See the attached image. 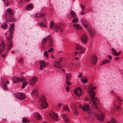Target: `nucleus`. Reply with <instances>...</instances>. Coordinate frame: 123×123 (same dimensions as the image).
<instances>
[{
	"label": "nucleus",
	"instance_id": "1",
	"mask_svg": "<svg viewBox=\"0 0 123 123\" xmlns=\"http://www.w3.org/2000/svg\"><path fill=\"white\" fill-rule=\"evenodd\" d=\"M96 88V87H94L92 88L91 86L89 87V88L91 90L89 92L91 96L90 100L92 102V103L90 102V103L92 104L93 107L97 109V105L99 104V101L98 98L95 97L96 93L92 91Z\"/></svg>",
	"mask_w": 123,
	"mask_h": 123
},
{
	"label": "nucleus",
	"instance_id": "2",
	"mask_svg": "<svg viewBox=\"0 0 123 123\" xmlns=\"http://www.w3.org/2000/svg\"><path fill=\"white\" fill-rule=\"evenodd\" d=\"M39 102L41 104L40 107L41 109H45L48 106V104L46 102V99L45 96H41L39 100Z\"/></svg>",
	"mask_w": 123,
	"mask_h": 123
},
{
	"label": "nucleus",
	"instance_id": "3",
	"mask_svg": "<svg viewBox=\"0 0 123 123\" xmlns=\"http://www.w3.org/2000/svg\"><path fill=\"white\" fill-rule=\"evenodd\" d=\"M90 105L87 104H84L83 106H81L80 105L79 107L82 108L83 111H88L89 114H90L91 113V111L90 108Z\"/></svg>",
	"mask_w": 123,
	"mask_h": 123
},
{
	"label": "nucleus",
	"instance_id": "4",
	"mask_svg": "<svg viewBox=\"0 0 123 123\" xmlns=\"http://www.w3.org/2000/svg\"><path fill=\"white\" fill-rule=\"evenodd\" d=\"M38 80V78L36 76L33 77L30 80L29 82V84L30 86H33L37 82Z\"/></svg>",
	"mask_w": 123,
	"mask_h": 123
},
{
	"label": "nucleus",
	"instance_id": "5",
	"mask_svg": "<svg viewBox=\"0 0 123 123\" xmlns=\"http://www.w3.org/2000/svg\"><path fill=\"white\" fill-rule=\"evenodd\" d=\"M10 25V27L9 29V36L10 38L12 37L13 35V31L14 30V24L12 23L11 24H9Z\"/></svg>",
	"mask_w": 123,
	"mask_h": 123
},
{
	"label": "nucleus",
	"instance_id": "6",
	"mask_svg": "<svg viewBox=\"0 0 123 123\" xmlns=\"http://www.w3.org/2000/svg\"><path fill=\"white\" fill-rule=\"evenodd\" d=\"M13 82L14 83L18 82L25 80V79L24 77L20 78L15 77H13Z\"/></svg>",
	"mask_w": 123,
	"mask_h": 123
},
{
	"label": "nucleus",
	"instance_id": "7",
	"mask_svg": "<svg viewBox=\"0 0 123 123\" xmlns=\"http://www.w3.org/2000/svg\"><path fill=\"white\" fill-rule=\"evenodd\" d=\"M82 91L80 88L78 87L75 88L74 90V93L79 97L82 94Z\"/></svg>",
	"mask_w": 123,
	"mask_h": 123
},
{
	"label": "nucleus",
	"instance_id": "8",
	"mask_svg": "<svg viewBox=\"0 0 123 123\" xmlns=\"http://www.w3.org/2000/svg\"><path fill=\"white\" fill-rule=\"evenodd\" d=\"M5 44L3 41H1L0 44V55L2 54L5 48Z\"/></svg>",
	"mask_w": 123,
	"mask_h": 123
},
{
	"label": "nucleus",
	"instance_id": "9",
	"mask_svg": "<svg viewBox=\"0 0 123 123\" xmlns=\"http://www.w3.org/2000/svg\"><path fill=\"white\" fill-rule=\"evenodd\" d=\"M16 97L20 100H23L25 98V97L24 94L22 93H18L16 94Z\"/></svg>",
	"mask_w": 123,
	"mask_h": 123
},
{
	"label": "nucleus",
	"instance_id": "10",
	"mask_svg": "<svg viewBox=\"0 0 123 123\" xmlns=\"http://www.w3.org/2000/svg\"><path fill=\"white\" fill-rule=\"evenodd\" d=\"M9 83L6 80L3 81L1 85L3 87L4 90L6 91L8 90V88L6 84H8Z\"/></svg>",
	"mask_w": 123,
	"mask_h": 123
},
{
	"label": "nucleus",
	"instance_id": "11",
	"mask_svg": "<svg viewBox=\"0 0 123 123\" xmlns=\"http://www.w3.org/2000/svg\"><path fill=\"white\" fill-rule=\"evenodd\" d=\"M97 58L95 55H92L90 60V62L92 64H95L97 62Z\"/></svg>",
	"mask_w": 123,
	"mask_h": 123
},
{
	"label": "nucleus",
	"instance_id": "12",
	"mask_svg": "<svg viewBox=\"0 0 123 123\" xmlns=\"http://www.w3.org/2000/svg\"><path fill=\"white\" fill-rule=\"evenodd\" d=\"M40 69L41 70L43 69L46 66V63L44 61L41 60L40 61Z\"/></svg>",
	"mask_w": 123,
	"mask_h": 123
},
{
	"label": "nucleus",
	"instance_id": "13",
	"mask_svg": "<svg viewBox=\"0 0 123 123\" xmlns=\"http://www.w3.org/2000/svg\"><path fill=\"white\" fill-rule=\"evenodd\" d=\"M50 115L52 118L54 119L56 121H57L58 120L57 115L54 112L52 111Z\"/></svg>",
	"mask_w": 123,
	"mask_h": 123
},
{
	"label": "nucleus",
	"instance_id": "14",
	"mask_svg": "<svg viewBox=\"0 0 123 123\" xmlns=\"http://www.w3.org/2000/svg\"><path fill=\"white\" fill-rule=\"evenodd\" d=\"M46 16L45 13H38L36 14L35 17L37 18H45Z\"/></svg>",
	"mask_w": 123,
	"mask_h": 123
},
{
	"label": "nucleus",
	"instance_id": "15",
	"mask_svg": "<svg viewBox=\"0 0 123 123\" xmlns=\"http://www.w3.org/2000/svg\"><path fill=\"white\" fill-rule=\"evenodd\" d=\"M6 18V22L8 23V21H14L15 19L14 18V15H12L9 16V18L8 19L7 18V17L6 14L5 15Z\"/></svg>",
	"mask_w": 123,
	"mask_h": 123
},
{
	"label": "nucleus",
	"instance_id": "16",
	"mask_svg": "<svg viewBox=\"0 0 123 123\" xmlns=\"http://www.w3.org/2000/svg\"><path fill=\"white\" fill-rule=\"evenodd\" d=\"M112 53L113 55L115 56L119 55L121 53V51H120L117 53L116 50L114 48H112Z\"/></svg>",
	"mask_w": 123,
	"mask_h": 123
},
{
	"label": "nucleus",
	"instance_id": "17",
	"mask_svg": "<svg viewBox=\"0 0 123 123\" xmlns=\"http://www.w3.org/2000/svg\"><path fill=\"white\" fill-rule=\"evenodd\" d=\"M54 65L55 67L57 68H62L60 64L56 61H55V63H54Z\"/></svg>",
	"mask_w": 123,
	"mask_h": 123
},
{
	"label": "nucleus",
	"instance_id": "18",
	"mask_svg": "<svg viewBox=\"0 0 123 123\" xmlns=\"http://www.w3.org/2000/svg\"><path fill=\"white\" fill-rule=\"evenodd\" d=\"M64 74L66 78V80H70L72 76L71 74L65 73Z\"/></svg>",
	"mask_w": 123,
	"mask_h": 123
},
{
	"label": "nucleus",
	"instance_id": "19",
	"mask_svg": "<svg viewBox=\"0 0 123 123\" xmlns=\"http://www.w3.org/2000/svg\"><path fill=\"white\" fill-rule=\"evenodd\" d=\"M81 22L82 23L83 25L86 28H88V24L84 19H81Z\"/></svg>",
	"mask_w": 123,
	"mask_h": 123
},
{
	"label": "nucleus",
	"instance_id": "20",
	"mask_svg": "<svg viewBox=\"0 0 123 123\" xmlns=\"http://www.w3.org/2000/svg\"><path fill=\"white\" fill-rule=\"evenodd\" d=\"M89 31L90 32L91 36L94 37L96 34V31L93 28H91L89 29Z\"/></svg>",
	"mask_w": 123,
	"mask_h": 123
},
{
	"label": "nucleus",
	"instance_id": "21",
	"mask_svg": "<svg viewBox=\"0 0 123 123\" xmlns=\"http://www.w3.org/2000/svg\"><path fill=\"white\" fill-rule=\"evenodd\" d=\"M34 116L36 118L37 120H38L41 119V117L39 114L38 113H35L34 114Z\"/></svg>",
	"mask_w": 123,
	"mask_h": 123
},
{
	"label": "nucleus",
	"instance_id": "22",
	"mask_svg": "<svg viewBox=\"0 0 123 123\" xmlns=\"http://www.w3.org/2000/svg\"><path fill=\"white\" fill-rule=\"evenodd\" d=\"M62 117L64 119V121L65 122H68L70 121L69 119L68 118L66 114H62Z\"/></svg>",
	"mask_w": 123,
	"mask_h": 123
},
{
	"label": "nucleus",
	"instance_id": "23",
	"mask_svg": "<svg viewBox=\"0 0 123 123\" xmlns=\"http://www.w3.org/2000/svg\"><path fill=\"white\" fill-rule=\"evenodd\" d=\"M34 7V6L32 3L28 5L26 7V10H31Z\"/></svg>",
	"mask_w": 123,
	"mask_h": 123
},
{
	"label": "nucleus",
	"instance_id": "24",
	"mask_svg": "<svg viewBox=\"0 0 123 123\" xmlns=\"http://www.w3.org/2000/svg\"><path fill=\"white\" fill-rule=\"evenodd\" d=\"M7 41L8 43H10L9 45L8 48L7 49L8 50H9L12 47V43L11 39H8Z\"/></svg>",
	"mask_w": 123,
	"mask_h": 123
},
{
	"label": "nucleus",
	"instance_id": "25",
	"mask_svg": "<svg viewBox=\"0 0 123 123\" xmlns=\"http://www.w3.org/2000/svg\"><path fill=\"white\" fill-rule=\"evenodd\" d=\"M7 13H8L10 15H13V12L12 11V10L10 8H8L6 10V15Z\"/></svg>",
	"mask_w": 123,
	"mask_h": 123
},
{
	"label": "nucleus",
	"instance_id": "26",
	"mask_svg": "<svg viewBox=\"0 0 123 123\" xmlns=\"http://www.w3.org/2000/svg\"><path fill=\"white\" fill-rule=\"evenodd\" d=\"M104 115L102 114L101 115H99L98 116L97 119L101 121H103L104 120Z\"/></svg>",
	"mask_w": 123,
	"mask_h": 123
},
{
	"label": "nucleus",
	"instance_id": "27",
	"mask_svg": "<svg viewBox=\"0 0 123 123\" xmlns=\"http://www.w3.org/2000/svg\"><path fill=\"white\" fill-rule=\"evenodd\" d=\"M73 25L74 28L75 29L79 30L82 28V27L79 24H74Z\"/></svg>",
	"mask_w": 123,
	"mask_h": 123
},
{
	"label": "nucleus",
	"instance_id": "28",
	"mask_svg": "<svg viewBox=\"0 0 123 123\" xmlns=\"http://www.w3.org/2000/svg\"><path fill=\"white\" fill-rule=\"evenodd\" d=\"M82 46L79 44H76L75 46V50L76 51H79L82 47Z\"/></svg>",
	"mask_w": 123,
	"mask_h": 123
},
{
	"label": "nucleus",
	"instance_id": "29",
	"mask_svg": "<svg viewBox=\"0 0 123 123\" xmlns=\"http://www.w3.org/2000/svg\"><path fill=\"white\" fill-rule=\"evenodd\" d=\"M37 25L45 27L47 26L46 24L45 23H43L42 22H39L37 23Z\"/></svg>",
	"mask_w": 123,
	"mask_h": 123
},
{
	"label": "nucleus",
	"instance_id": "30",
	"mask_svg": "<svg viewBox=\"0 0 123 123\" xmlns=\"http://www.w3.org/2000/svg\"><path fill=\"white\" fill-rule=\"evenodd\" d=\"M86 49L85 48H83V47L81 48L79 51V54H81L84 53L86 51Z\"/></svg>",
	"mask_w": 123,
	"mask_h": 123
},
{
	"label": "nucleus",
	"instance_id": "31",
	"mask_svg": "<svg viewBox=\"0 0 123 123\" xmlns=\"http://www.w3.org/2000/svg\"><path fill=\"white\" fill-rule=\"evenodd\" d=\"M38 91L37 89H35L32 91L31 92V94H34L35 95H37Z\"/></svg>",
	"mask_w": 123,
	"mask_h": 123
},
{
	"label": "nucleus",
	"instance_id": "32",
	"mask_svg": "<svg viewBox=\"0 0 123 123\" xmlns=\"http://www.w3.org/2000/svg\"><path fill=\"white\" fill-rule=\"evenodd\" d=\"M7 22L6 23H4L2 24L1 26V27L3 29H6L7 27Z\"/></svg>",
	"mask_w": 123,
	"mask_h": 123
},
{
	"label": "nucleus",
	"instance_id": "33",
	"mask_svg": "<svg viewBox=\"0 0 123 123\" xmlns=\"http://www.w3.org/2000/svg\"><path fill=\"white\" fill-rule=\"evenodd\" d=\"M54 28L56 30L62 29L61 24H59L57 25H55L54 26Z\"/></svg>",
	"mask_w": 123,
	"mask_h": 123
},
{
	"label": "nucleus",
	"instance_id": "34",
	"mask_svg": "<svg viewBox=\"0 0 123 123\" xmlns=\"http://www.w3.org/2000/svg\"><path fill=\"white\" fill-rule=\"evenodd\" d=\"M71 16L73 18H75L76 17V15L75 12L73 11H71L70 12Z\"/></svg>",
	"mask_w": 123,
	"mask_h": 123
},
{
	"label": "nucleus",
	"instance_id": "35",
	"mask_svg": "<svg viewBox=\"0 0 123 123\" xmlns=\"http://www.w3.org/2000/svg\"><path fill=\"white\" fill-rule=\"evenodd\" d=\"M81 43H86L88 41V39H80Z\"/></svg>",
	"mask_w": 123,
	"mask_h": 123
},
{
	"label": "nucleus",
	"instance_id": "36",
	"mask_svg": "<svg viewBox=\"0 0 123 123\" xmlns=\"http://www.w3.org/2000/svg\"><path fill=\"white\" fill-rule=\"evenodd\" d=\"M116 123V120L114 118H112L111 120L108 122L107 123Z\"/></svg>",
	"mask_w": 123,
	"mask_h": 123
},
{
	"label": "nucleus",
	"instance_id": "37",
	"mask_svg": "<svg viewBox=\"0 0 123 123\" xmlns=\"http://www.w3.org/2000/svg\"><path fill=\"white\" fill-rule=\"evenodd\" d=\"M79 19L77 18H75L72 20V22L74 23H76L78 22Z\"/></svg>",
	"mask_w": 123,
	"mask_h": 123
},
{
	"label": "nucleus",
	"instance_id": "38",
	"mask_svg": "<svg viewBox=\"0 0 123 123\" xmlns=\"http://www.w3.org/2000/svg\"><path fill=\"white\" fill-rule=\"evenodd\" d=\"M109 62L108 60H104L102 61V63L101 64V65H102L104 64H105Z\"/></svg>",
	"mask_w": 123,
	"mask_h": 123
},
{
	"label": "nucleus",
	"instance_id": "39",
	"mask_svg": "<svg viewBox=\"0 0 123 123\" xmlns=\"http://www.w3.org/2000/svg\"><path fill=\"white\" fill-rule=\"evenodd\" d=\"M48 43L50 44V46H52V43L53 42V41L52 39H48Z\"/></svg>",
	"mask_w": 123,
	"mask_h": 123
},
{
	"label": "nucleus",
	"instance_id": "40",
	"mask_svg": "<svg viewBox=\"0 0 123 123\" xmlns=\"http://www.w3.org/2000/svg\"><path fill=\"white\" fill-rule=\"evenodd\" d=\"M53 21H51L50 23V27L51 28H52L53 27H54V26L55 25H54L53 24Z\"/></svg>",
	"mask_w": 123,
	"mask_h": 123
},
{
	"label": "nucleus",
	"instance_id": "41",
	"mask_svg": "<svg viewBox=\"0 0 123 123\" xmlns=\"http://www.w3.org/2000/svg\"><path fill=\"white\" fill-rule=\"evenodd\" d=\"M70 80H66L65 83L68 85H71L72 84L71 82H69Z\"/></svg>",
	"mask_w": 123,
	"mask_h": 123
},
{
	"label": "nucleus",
	"instance_id": "42",
	"mask_svg": "<svg viewBox=\"0 0 123 123\" xmlns=\"http://www.w3.org/2000/svg\"><path fill=\"white\" fill-rule=\"evenodd\" d=\"M27 83L25 82H23L22 87V88H25L27 84Z\"/></svg>",
	"mask_w": 123,
	"mask_h": 123
},
{
	"label": "nucleus",
	"instance_id": "43",
	"mask_svg": "<svg viewBox=\"0 0 123 123\" xmlns=\"http://www.w3.org/2000/svg\"><path fill=\"white\" fill-rule=\"evenodd\" d=\"M87 38L88 37L87 36L86 34H85L82 36L81 38Z\"/></svg>",
	"mask_w": 123,
	"mask_h": 123
},
{
	"label": "nucleus",
	"instance_id": "44",
	"mask_svg": "<svg viewBox=\"0 0 123 123\" xmlns=\"http://www.w3.org/2000/svg\"><path fill=\"white\" fill-rule=\"evenodd\" d=\"M43 55L44 56L48 58V55L47 53V51H46L44 52L43 53Z\"/></svg>",
	"mask_w": 123,
	"mask_h": 123
},
{
	"label": "nucleus",
	"instance_id": "45",
	"mask_svg": "<svg viewBox=\"0 0 123 123\" xmlns=\"http://www.w3.org/2000/svg\"><path fill=\"white\" fill-rule=\"evenodd\" d=\"M63 108L64 109L68 111H69V109L68 108V107L67 106H64L63 107Z\"/></svg>",
	"mask_w": 123,
	"mask_h": 123
},
{
	"label": "nucleus",
	"instance_id": "46",
	"mask_svg": "<svg viewBox=\"0 0 123 123\" xmlns=\"http://www.w3.org/2000/svg\"><path fill=\"white\" fill-rule=\"evenodd\" d=\"M22 122L23 123H25L27 122V121L26 118H24L22 120Z\"/></svg>",
	"mask_w": 123,
	"mask_h": 123
},
{
	"label": "nucleus",
	"instance_id": "47",
	"mask_svg": "<svg viewBox=\"0 0 123 123\" xmlns=\"http://www.w3.org/2000/svg\"><path fill=\"white\" fill-rule=\"evenodd\" d=\"M53 37L51 35H49L47 37H45L44 38H52Z\"/></svg>",
	"mask_w": 123,
	"mask_h": 123
},
{
	"label": "nucleus",
	"instance_id": "48",
	"mask_svg": "<svg viewBox=\"0 0 123 123\" xmlns=\"http://www.w3.org/2000/svg\"><path fill=\"white\" fill-rule=\"evenodd\" d=\"M74 113L76 115H78V114L77 113V111L76 110V109H75L74 110Z\"/></svg>",
	"mask_w": 123,
	"mask_h": 123
},
{
	"label": "nucleus",
	"instance_id": "49",
	"mask_svg": "<svg viewBox=\"0 0 123 123\" xmlns=\"http://www.w3.org/2000/svg\"><path fill=\"white\" fill-rule=\"evenodd\" d=\"M78 54H79V52H74L73 53V55L74 56Z\"/></svg>",
	"mask_w": 123,
	"mask_h": 123
},
{
	"label": "nucleus",
	"instance_id": "50",
	"mask_svg": "<svg viewBox=\"0 0 123 123\" xmlns=\"http://www.w3.org/2000/svg\"><path fill=\"white\" fill-rule=\"evenodd\" d=\"M87 81V79H83L82 80V82L84 83H86Z\"/></svg>",
	"mask_w": 123,
	"mask_h": 123
},
{
	"label": "nucleus",
	"instance_id": "51",
	"mask_svg": "<svg viewBox=\"0 0 123 123\" xmlns=\"http://www.w3.org/2000/svg\"><path fill=\"white\" fill-rule=\"evenodd\" d=\"M4 2L5 5L6 6H8L9 5V3L7 1H4Z\"/></svg>",
	"mask_w": 123,
	"mask_h": 123
},
{
	"label": "nucleus",
	"instance_id": "52",
	"mask_svg": "<svg viewBox=\"0 0 123 123\" xmlns=\"http://www.w3.org/2000/svg\"><path fill=\"white\" fill-rule=\"evenodd\" d=\"M53 51V49L52 48H50L48 51V52H51Z\"/></svg>",
	"mask_w": 123,
	"mask_h": 123
},
{
	"label": "nucleus",
	"instance_id": "53",
	"mask_svg": "<svg viewBox=\"0 0 123 123\" xmlns=\"http://www.w3.org/2000/svg\"><path fill=\"white\" fill-rule=\"evenodd\" d=\"M83 76V74L81 73H80L79 74V76H77V78H81Z\"/></svg>",
	"mask_w": 123,
	"mask_h": 123
},
{
	"label": "nucleus",
	"instance_id": "54",
	"mask_svg": "<svg viewBox=\"0 0 123 123\" xmlns=\"http://www.w3.org/2000/svg\"><path fill=\"white\" fill-rule=\"evenodd\" d=\"M121 108L118 106H116V109L117 110H120Z\"/></svg>",
	"mask_w": 123,
	"mask_h": 123
},
{
	"label": "nucleus",
	"instance_id": "55",
	"mask_svg": "<svg viewBox=\"0 0 123 123\" xmlns=\"http://www.w3.org/2000/svg\"><path fill=\"white\" fill-rule=\"evenodd\" d=\"M81 7L82 8V10H83L85 9V6H84L82 5H81Z\"/></svg>",
	"mask_w": 123,
	"mask_h": 123
},
{
	"label": "nucleus",
	"instance_id": "56",
	"mask_svg": "<svg viewBox=\"0 0 123 123\" xmlns=\"http://www.w3.org/2000/svg\"><path fill=\"white\" fill-rule=\"evenodd\" d=\"M46 41L47 39H43L42 41V42L43 43H44L46 42Z\"/></svg>",
	"mask_w": 123,
	"mask_h": 123
},
{
	"label": "nucleus",
	"instance_id": "57",
	"mask_svg": "<svg viewBox=\"0 0 123 123\" xmlns=\"http://www.w3.org/2000/svg\"><path fill=\"white\" fill-rule=\"evenodd\" d=\"M62 60V58H61L60 59V60H59L57 62L60 64V63L61 62Z\"/></svg>",
	"mask_w": 123,
	"mask_h": 123
},
{
	"label": "nucleus",
	"instance_id": "58",
	"mask_svg": "<svg viewBox=\"0 0 123 123\" xmlns=\"http://www.w3.org/2000/svg\"><path fill=\"white\" fill-rule=\"evenodd\" d=\"M23 61V59L22 58H21L20 60L18 62L19 63H21Z\"/></svg>",
	"mask_w": 123,
	"mask_h": 123
},
{
	"label": "nucleus",
	"instance_id": "59",
	"mask_svg": "<svg viewBox=\"0 0 123 123\" xmlns=\"http://www.w3.org/2000/svg\"><path fill=\"white\" fill-rule=\"evenodd\" d=\"M69 87H67L66 88V91L68 92H69Z\"/></svg>",
	"mask_w": 123,
	"mask_h": 123
},
{
	"label": "nucleus",
	"instance_id": "60",
	"mask_svg": "<svg viewBox=\"0 0 123 123\" xmlns=\"http://www.w3.org/2000/svg\"><path fill=\"white\" fill-rule=\"evenodd\" d=\"M108 58L110 60H111L112 58V56L110 55H108Z\"/></svg>",
	"mask_w": 123,
	"mask_h": 123
},
{
	"label": "nucleus",
	"instance_id": "61",
	"mask_svg": "<svg viewBox=\"0 0 123 123\" xmlns=\"http://www.w3.org/2000/svg\"><path fill=\"white\" fill-rule=\"evenodd\" d=\"M62 105V104H61L60 103H59L58 104V107H60L61 105Z\"/></svg>",
	"mask_w": 123,
	"mask_h": 123
},
{
	"label": "nucleus",
	"instance_id": "62",
	"mask_svg": "<svg viewBox=\"0 0 123 123\" xmlns=\"http://www.w3.org/2000/svg\"><path fill=\"white\" fill-rule=\"evenodd\" d=\"M88 99H89V98L88 97H86L85 98V101H87V100H88Z\"/></svg>",
	"mask_w": 123,
	"mask_h": 123
},
{
	"label": "nucleus",
	"instance_id": "63",
	"mask_svg": "<svg viewBox=\"0 0 123 123\" xmlns=\"http://www.w3.org/2000/svg\"><path fill=\"white\" fill-rule=\"evenodd\" d=\"M80 13L81 15H84L86 14V13H85L83 11L81 12Z\"/></svg>",
	"mask_w": 123,
	"mask_h": 123
},
{
	"label": "nucleus",
	"instance_id": "64",
	"mask_svg": "<svg viewBox=\"0 0 123 123\" xmlns=\"http://www.w3.org/2000/svg\"><path fill=\"white\" fill-rule=\"evenodd\" d=\"M43 22H46V20L44 18L43 19Z\"/></svg>",
	"mask_w": 123,
	"mask_h": 123
}]
</instances>
